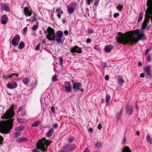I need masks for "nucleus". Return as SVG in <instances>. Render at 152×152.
Returning a JSON list of instances; mask_svg holds the SVG:
<instances>
[{
	"label": "nucleus",
	"instance_id": "bb28decb",
	"mask_svg": "<svg viewBox=\"0 0 152 152\" xmlns=\"http://www.w3.org/2000/svg\"><path fill=\"white\" fill-rule=\"evenodd\" d=\"M151 26L150 25H148L147 24H145V25H142V30H144L145 29H146L147 30H148L150 28Z\"/></svg>",
	"mask_w": 152,
	"mask_h": 152
},
{
	"label": "nucleus",
	"instance_id": "79ce46f5",
	"mask_svg": "<svg viewBox=\"0 0 152 152\" xmlns=\"http://www.w3.org/2000/svg\"><path fill=\"white\" fill-rule=\"evenodd\" d=\"M53 126V128L55 129H57L58 127V124L57 123L55 124L52 126Z\"/></svg>",
	"mask_w": 152,
	"mask_h": 152
},
{
	"label": "nucleus",
	"instance_id": "09e8293b",
	"mask_svg": "<svg viewBox=\"0 0 152 152\" xmlns=\"http://www.w3.org/2000/svg\"><path fill=\"white\" fill-rule=\"evenodd\" d=\"M14 75H15V74H13L12 75H9V76H8L7 77H6L5 78L6 79H8L9 78H12V77H14Z\"/></svg>",
	"mask_w": 152,
	"mask_h": 152
},
{
	"label": "nucleus",
	"instance_id": "de8ad7c7",
	"mask_svg": "<svg viewBox=\"0 0 152 152\" xmlns=\"http://www.w3.org/2000/svg\"><path fill=\"white\" fill-rule=\"evenodd\" d=\"M101 66L104 68L106 67H107L106 63L104 62L101 63Z\"/></svg>",
	"mask_w": 152,
	"mask_h": 152
},
{
	"label": "nucleus",
	"instance_id": "39448f33",
	"mask_svg": "<svg viewBox=\"0 0 152 152\" xmlns=\"http://www.w3.org/2000/svg\"><path fill=\"white\" fill-rule=\"evenodd\" d=\"M76 148V146L74 144H66L62 147L63 150L66 152H72Z\"/></svg>",
	"mask_w": 152,
	"mask_h": 152
},
{
	"label": "nucleus",
	"instance_id": "423d86ee",
	"mask_svg": "<svg viewBox=\"0 0 152 152\" xmlns=\"http://www.w3.org/2000/svg\"><path fill=\"white\" fill-rule=\"evenodd\" d=\"M73 88L76 91H77L79 90L81 92H83V89L81 88L82 86L81 83L75 82L73 83Z\"/></svg>",
	"mask_w": 152,
	"mask_h": 152
},
{
	"label": "nucleus",
	"instance_id": "ea45409f",
	"mask_svg": "<svg viewBox=\"0 0 152 152\" xmlns=\"http://www.w3.org/2000/svg\"><path fill=\"white\" fill-rule=\"evenodd\" d=\"M99 0H95L94 2V5L96 6H97L99 3Z\"/></svg>",
	"mask_w": 152,
	"mask_h": 152
},
{
	"label": "nucleus",
	"instance_id": "4d7b16f0",
	"mask_svg": "<svg viewBox=\"0 0 152 152\" xmlns=\"http://www.w3.org/2000/svg\"><path fill=\"white\" fill-rule=\"evenodd\" d=\"M64 34L65 35H67L68 34V31L67 30H65L64 32Z\"/></svg>",
	"mask_w": 152,
	"mask_h": 152
},
{
	"label": "nucleus",
	"instance_id": "393cba45",
	"mask_svg": "<svg viewBox=\"0 0 152 152\" xmlns=\"http://www.w3.org/2000/svg\"><path fill=\"white\" fill-rule=\"evenodd\" d=\"M56 12L57 13V14H61V15H62L63 13V12L60 7L56 9Z\"/></svg>",
	"mask_w": 152,
	"mask_h": 152
},
{
	"label": "nucleus",
	"instance_id": "c9c22d12",
	"mask_svg": "<svg viewBox=\"0 0 152 152\" xmlns=\"http://www.w3.org/2000/svg\"><path fill=\"white\" fill-rule=\"evenodd\" d=\"M117 8L119 11H121L123 8V6L122 5H118L117 6Z\"/></svg>",
	"mask_w": 152,
	"mask_h": 152
},
{
	"label": "nucleus",
	"instance_id": "8fccbe9b",
	"mask_svg": "<svg viewBox=\"0 0 152 152\" xmlns=\"http://www.w3.org/2000/svg\"><path fill=\"white\" fill-rule=\"evenodd\" d=\"M109 76L108 75H106L104 77L105 79L107 80L108 81L109 80Z\"/></svg>",
	"mask_w": 152,
	"mask_h": 152
},
{
	"label": "nucleus",
	"instance_id": "0e129e2a",
	"mask_svg": "<svg viewBox=\"0 0 152 152\" xmlns=\"http://www.w3.org/2000/svg\"><path fill=\"white\" fill-rule=\"evenodd\" d=\"M88 131L89 132H90L91 133H92L93 132V129L92 128H90L88 129Z\"/></svg>",
	"mask_w": 152,
	"mask_h": 152
},
{
	"label": "nucleus",
	"instance_id": "72a5a7b5",
	"mask_svg": "<svg viewBox=\"0 0 152 152\" xmlns=\"http://www.w3.org/2000/svg\"><path fill=\"white\" fill-rule=\"evenodd\" d=\"M110 99V96L107 94L106 95V103H107V102H109V101Z\"/></svg>",
	"mask_w": 152,
	"mask_h": 152
},
{
	"label": "nucleus",
	"instance_id": "2eb2a0df",
	"mask_svg": "<svg viewBox=\"0 0 152 152\" xmlns=\"http://www.w3.org/2000/svg\"><path fill=\"white\" fill-rule=\"evenodd\" d=\"M113 48V46L112 45H107L105 46L104 50L107 53H109Z\"/></svg>",
	"mask_w": 152,
	"mask_h": 152
},
{
	"label": "nucleus",
	"instance_id": "680f3d73",
	"mask_svg": "<svg viewBox=\"0 0 152 152\" xmlns=\"http://www.w3.org/2000/svg\"><path fill=\"white\" fill-rule=\"evenodd\" d=\"M118 35L119 36L122 37V36L123 33L121 32H118Z\"/></svg>",
	"mask_w": 152,
	"mask_h": 152
},
{
	"label": "nucleus",
	"instance_id": "4468645a",
	"mask_svg": "<svg viewBox=\"0 0 152 152\" xmlns=\"http://www.w3.org/2000/svg\"><path fill=\"white\" fill-rule=\"evenodd\" d=\"M126 113L129 115L132 114L133 111V108L132 106L130 105L128 106L126 108Z\"/></svg>",
	"mask_w": 152,
	"mask_h": 152
},
{
	"label": "nucleus",
	"instance_id": "473e14b6",
	"mask_svg": "<svg viewBox=\"0 0 152 152\" xmlns=\"http://www.w3.org/2000/svg\"><path fill=\"white\" fill-rule=\"evenodd\" d=\"M21 134L20 132L18 131L15 133L14 137L15 138H17L19 136H20Z\"/></svg>",
	"mask_w": 152,
	"mask_h": 152
},
{
	"label": "nucleus",
	"instance_id": "5fc2aeb1",
	"mask_svg": "<svg viewBox=\"0 0 152 152\" xmlns=\"http://www.w3.org/2000/svg\"><path fill=\"white\" fill-rule=\"evenodd\" d=\"M37 83H38V81H37V80L35 81V83H34V88L36 87L37 86Z\"/></svg>",
	"mask_w": 152,
	"mask_h": 152
},
{
	"label": "nucleus",
	"instance_id": "e2e57ef3",
	"mask_svg": "<svg viewBox=\"0 0 152 152\" xmlns=\"http://www.w3.org/2000/svg\"><path fill=\"white\" fill-rule=\"evenodd\" d=\"M33 152H40V151L36 148H35L33 150Z\"/></svg>",
	"mask_w": 152,
	"mask_h": 152
},
{
	"label": "nucleus",
	"instance_id": "20e7f679",
	"mask_svg": "<svg viewBox=\"0 0 152 152\" xmlns=\"http://www.w3.org/2000/svg\"><path fill=\"white\" fill-rule=\"evenodd\" d=\"M50 141L43 138L39 140L38 142L39 148L42 152H47L48 147L49 146Z\"/></svg>",
	"mask_w": 152,
	"mask_h": 152
},
{
	"label": "nucleus",
	"instance_id": "774afa93",
	"mask_svg": "<svg viewBox=\"0 0 152 152\" xmlns=\"http://www.w3.org/2000/svg\"><path fill=\"white\" fill-rule=\"evenodd\" d=\"M145 75L143 73H142L140 74V77H144Z\"/></svg>",
	"mask_w": 152,
	"mask_h": 152
},
{
	"label": "nucleus",
	"instance_id": "c756f323",
	"mask_svg": "<svg viewBox=\"0 0 152 152\" xmlns=\"http://www.w3.org/2000/svg\"><path fill=\"white\" fill-rule=\"evenodd\" d=\"M52 80V81L53 82H55L58 80L57 76L56 74H55L53 76Z\"/></svg>",
	"mask_w": 152,
	"mask_h": 152
},
{
	"label": "nucleus",
	"instance_id": "f704fd0d",
	"mask_svg": "<svg viewBox=\"0 0 152 152\" xmlns=\"http://www.w3.org/2000/svg\"><path fill=\"white\" fill-rule=\"evenodd\" d=\"M102 144L100 142H97L95 144V147L97 148H98L99 146H101Z\"/></svg>",
	"mask_w": 152,
	"mask_h": 152
},
{
	"label": "nucleus",
	"instance_id": "0eeeda50",
	"mask_svg": "<svg viewBox=\"0 0 152 152\" xmlns=\"http://www.w3.org/2000/svg\"><path fill=\"white\" fill-rule=\"evenodd\" d=\"M20 40V37L18 34L15 35L12 40V44L14 46L18 45Z\"/></svg>",
	"mask_w": 152,
	"mask_h": 152
},
{
	"label": "nucleus",
	"instance_id": "b1692460",
	"mask_svg": "<svg viewBox=\"0 0 152 152\" xmlns=\"http://www.w3.org/2000/svg\"><path fill=\"white\" fill-rule=\"evenodd\" d=\"M146 140L148 142L151 144H152V139L150 138V135L149 134H147L146 136Z\"/></svg>",
	"mask_w": 152,
	"mask_h": 152
},
{
	"label": "nucleus",
	"instance_id": "f257e3e1",
	"mask_svg": "<svg viewBox=\"0 0 152 152\" xmlns=\"http://www.w3.org/2000/svg\"><path fill=\"white\" fill-rule=\"evenodd\" d=\"M15 115L14 111L13 109L7 110L3 116L2 118L9 119L6 121H0V132L3 134H7L10 132L13 125L14 118H12Z\"/></svg>",
	"mask_w": 152,
	"mask_h": 152
},
{
	"label": "nucleus",
	"instance_id": "f03ea898",
	"mask_svg": "<svg viewBox=\"0 0 152 152\" xmlns=\"http://www.w3.org/2000/svg\"><path fill=\"white\" fill-rule=\"evenodd\" d=\"M138 39L134 37L133 35L130 34L126 37H118L117 39L119 42L123 44L130 45H133L136 43L139 40H143L147 39V37L145 36L142 31L140 32V34L138 36Z\"/></svg>",
	"mask_w": 152,
	"mask_h": 152
},
{
	"label": "nucleus",
	"instance_id": "f3484780",
	"mask_svg": "<svg viewBox=\"0 0 152 152\" xmlns=\"http://www.w3.org/2000/svg\"><path fill=\"white\" fill-rule=\"evenodd\" d=\"M24 14L26 16H30L32 13L27 7L24 8Z\"/></svg>",
	"mask_w": 152,
	"mask_h": 152
},
{
	"label": "nucleus",
	"instance_id": "bf43d9fd",
	"mask_svg": "<svg viewBox=\"0 0 152 152\" xmlns=\"http://www.w3.org/2000/svg\"><path fill=\"white\" fill-rule=\"evenodd\" d=\"M138 65L139 67H141L142 66V63L141 62H139L138 63Z\"/></svg>",
	"mask_w": 152,
	"mask_h": 152
},
{
	"label": "nucleus",
	"instance_id": "c85d7f7f",
	"mask_svg": "<svg viewBox=\"0 0 152 152\" xmlns=\"http://www.w3.org/2000/svg\"><path fill=\"white\" fill-rule=\"evenodd\" d=\"M143 13L142 12H140L139 14L138 22L139 23L143 18Z\"/></svg>",
	"mask_w": 152,
	"mask_h": 152
},
{
	"label": "nucleus",
	"instance_id": "49530a36",
	"mask_svg": "<svg viewBox=\"0 0 152 152\" xmlns=\"http://www.w3.org/2000/svg\"><path fill=\"white\" fill-rule=\"evenodd\" d=\"M119 15V13L118 12H116L113 15V17L115 18H116L118 17Z\"/></svg>",
	"mask_w": 152,
	"mask_h": 152
},
{
	"label": "nucleus",
	"instance_id": "1a4fd4ad",
	"mask_svg": "<svg viewBox=\"0 0 152 152\" xmlns=\"http://www.w3.org/2000/svg\"><path fill=\"white\" fill-rule=\"evenodd\" d=\"M62 87L64 88L65 91L67 92H69L71 91V84L68 81L65 82L64 85H62Z\"/></svg>",
	"mask_w": 152,
	"mask_h": 152
},
{
	"label": "nucleus",
	"instance_id": "412c9836",
	"mask_svg": "<svg viewBox=\"0 0 152 152\" xmlns=\"http://www.w3.org/2000/svg\"><path fill=\"white\" fill-rule=\"evenodd\" d=\"M123 152H131V151L129 148L127 146L124 147L122 149Z\"/></svg>",
	"mask_w": 152,
	"mask_h": 152
},
{
	"label": "nucleus",
	"instance_id": "2f4dec72",
	"mask_svg": "<svg viewBox=\"0 0 152 152\" xmlns=\"http://www.w3.org/2000/svg\"><path fill=\"white\" fill-rule=\"evenodd\" d=\"M147 5L152 7V0H148L147 1Z\"/></svg>",
	"mask_w": 152,
	"mask_h": 152
},
{
	"label": "nucleus",
	"instance_id": "37998d69",
	"mask_svg": "<svg viewBox=\"0 0 152 152\" xmlns=\"http://www.w3.org/2000/svg\"><path fill=\"white\" fill-rule=\"evenodd\" d=\"M139 33V31L138 29H137L134 31V35L137 36Z\"/></svg>",
	"mask_w": 152,
	"mask_h": 152
},
{
	"label": "nucleus",
	"instance_id": "f8f14e48",
	"mask_svg": "<svg viewBox=\"0 0 152 152\" xmlns=\"http://www.w3.org/2000/svg\"><path fill=\"white\" fill-rule=\"evenodd\" d=\"M151 13L150 12H148L145 14V19H144L142 25L148 24L149 22L150 18H151Z\"/></svg>",
	"mask_w": 152,
	"mask_h": 152
},
{
	"label": "nucleus",
	"instance_id": "13d9d810",
	"mask_svg": "<svg viewBox=\"0 0 152 152\" xmlns=\"http://www.w3.org/2000/svg\"><path fill=\"white\" fill-rule=\"evenodd\" d=\"M32 20L33 21H37V18L35 16H33L32 18Z\"/></svg>",
	"mask_w": 152,
	"mask_h": 152
},
{
	"label": "nucleus",
	"instance_id": "69168bd1",
	"mask_svg": "<svg viewBox=\"0 0 152 152\" xmlns=\"http://www.w3.org/2000/svg\"><path fill=\"white\" fill-rule=\"evenodd\" d=\"M23 110V108L21 107H20L18 109V113L20 111Z\"/></svg>",
	"mask_w": 152,
	"mask_h": 152
},
{
	"label": "nucleus",
	"instance_id": "a19ab883",
	"mask_svg": "<svg viewBox=\"0 0 152 152\" xmlns=\"http://www.w3.org/2000/svg\"><path fill=\"white\" fill-rule=\"evenodd\" d=\"M147 60L148 62H149L151 60V56L150 55H149L147 57Z\"/></svg>",
	"mask_w": 152,
	"mask_h": 152
},
{
	"label": "nucleus",
	"instance_id": "dca6fc26",
	"mask_svg": "<svg viewBox=\"0 0 152 152\" xmlns=\"http://www.w3.org/2000/svg\"><path fill=\"white\" fill-rule=\"evenodd\" d=\"M144 72L146 73L148 77L150 76V68L149 66H147L144 69Z\"/></svg>",
	"mask_w": 152,
	"mask_h": 152
},
{
	"label": "nucleus",
	"instance_id": "9b49d317",
	"mask_svg": "<svg viewBox=\"0 0 152 152\" xmlns=\"http://www.w3.org/2000/svg\"><path fill=\"white\" fill-rule=\"evenodd\" d=\"M18 84L16 82L13 81L12 83H8L6 85V87L10 89H14L17 88Z\"/></svg>",
	"mask_w": 152,
	"mask_h": 152
},
{
	"label": "nucleus",
	"instance_id": "a18cd8bd",
	"mask_svg": "<svg viewBox=\"0 0 152 152\" xmlns=\"http://www.w3.org/2000/svg\"><path fill=\"white\" fill-rule=\"evenodd\" d=\"M40 44H38L35 47V49L36 50H39L40 49Z\"/></svg>",
	"mask_w": 152,
	"mask_h": 152
},
{
	"label": "nucleus",
	"instance_id": "052dcab7",
	"mask_svg": "<svg viewBox=\"0 0 152 152\" xmlns=\"http://www.w3.org/2000/svg\"><path fill=\"white\" fill-rule=\"evenodd\" d=\"M73 141V138H69V142H72Z\"/></svg>",
	"mask_w": 152,
	"mask_h": 152
},
{
	"label": "nucleus",
	"instance_id": "7c9ffc66",
	"mask_svg": "<svg viewBox=\"0 0 152 152\" xmlns=\"http://www.w3.org/2000/svg\"><path fill=\"white\" fill-rule=\"evenodd\" d=\"M74 11L73 8L72 7H70L68 10V12L69 14L72 13Z\"/></svg>",
	"mask_w": 152,
	"mask_h": 152
},
{
	"label": "nucleus",
	"instance_id": "864d4df0",
	"mask_svg": "<svg viewBox=\"0 0 152 152\" xmlns=\"http://www.w3.org/2000/svg\"><path fill=\"white\" fill-rule=\"evenodd\" d=\"M150 49H146L145 51V56H146L147 55L148 52L150 50Z\"/></svg>",
	"mask_w": 152,
	"mask_h": 152
},
{
	"label": "nucleus",
	"instance_id": "a878e982",
	"mask_svg": "<svg viewBox=\"0 0 152 152\" xmlns=\"http://www.w3.org/2000/svg\"><path fill=\"white\" fill-rule=\"evenodd\" d=\"M18 47L20 49L22 50L25 47L24 43L23 42H20L19 43Z\"/></svg>",
	"mask_w": 152,
	"mask_h": 152
},
{
	"label": "nucleus",
	"instance_id": "9d476101",
	"mask_svg": "<svg viewBox=\"0 0 152 152\" xmlns=\"http://www.w3.org/2000/svg\"><path fill=\"white\" fill-rule=\"evenodd\" d=\"M2 12V10L5 11L7 12H9L10 11V9L8 4L5 3H2L0 4Z\"/></svg>",
	"mask_w": 152,
	"mask_h": 152
},
{
	"label": "nucleus",
	"instance_id": "338daca9",
	"mask_svg": "<svg viewBox=\"0 0 152 152\" xmlns=\"http://www.w3.org/2000/svg\"><path fill=\"white\" fill-rule=\"evenodd\" d=\"M42 44H44L45 45H46V41L44 40H42Z\"/></svg>",
	"mask_w": 152,
	"mask_h": 152
},
{
	"label": "nucleus",
	"instance_id": "e433bc0d",
	"mask_svg": "<svg viewBox=\"0 0 152 152\" xmlns=\"http://www.w3.org/2000/svg\"><path fill=\"white\" fill-rule=\"evenodd\" d=\"M69 6L71 7H72L73 8H75L76 4L75 3L73 2L71 3L69 5Z\"/></svg>",
	"mask_w": 152,
	"mask_h": 152
},
{
	"label": "nucleus",
	"instance_id": "6e6552de",
	"mask_svg": "<svg viewBox=\"0 0 152 152\" xmlns=\"http://www.w3.org/2000/svg\"><path fill=\"white\" fill-rule=\"evenodd\" d=\"M70 52L72 53H83V51L81 48L77 46H74L70 48Z\"/></svg>",
	"mask_w": 152,
	"mask_h": 152
},
{
	"label": "nucleus",
	"instance_id": "aec40b11",
	"mask_svg": "<svg viewBox=\"0 0 152 152\" xmlns=\"http://www.w3.org/2000/svg\"><path fill=\"white\" fill-rule=\"evenodd\" d=\"M41 122L39 120L35 121L31 124V126L33 127H37L39 125V124Z\"/></svg>",
	"mask_w": 152,
	"mask_h": 152
},
{
	"label": "nucleus",
	"instance_id": "603ef678",
	"mask_svg": "<svg viewBox=\"0 0 152 152\" xmlns=\"http://www.w3.org/2000/svg\"><path fill=\"white\" fill-rule=\"evenodd\" d=\"M123 144H124L126 141V137L125 136L124 137V138H123Z\"/></svg>",
	"mask_w": 152,
	"mask_h": 152
},
{
	"label": "nucleus",
	"instance_id": "4be33fe9",
	"mask_svg": "<svg viewBox=\"0 0 152 152\" xmlns=\"http://www.w3.org/2000/svg\"><path fill=\"white\" fill-rule=\"evenodd\" d=\"M30 79L27 77L24 78L23 80V82L26 85H28Z\"/></svg>",
	"mask_w": 152,
	"mask_h": 152
},
{
	"label": "nucleus",
	"instance_id": "cd10ccee",
	"mask_svg": "<svg viewBox=\"0 0 152 152\" xmlns=\"http://www.w3.org/2000/svg\"><path fill=\"white\" fill-rule=\"evenodd\" d=\"M25 127L23 126H22L16 127L15 128V130L17 131H21L24 130Z\"/></svg>",
	"mask_w": 152,
	"mask_h": 152
},
{
	"label": "nucleus",
	"instance_id": "a211bd4d",
	"mask_svg": "<svg viewBox=\"0 0 152 152\" xmlns=\"http://www.w3.org/2000/svg\"><path fill=\"white\" fill-rule=\"evenodd\" d=\"M53 132V128H51L48 132L47 134V136L48 137H51Z\"/></svg>",
	"mask_w": 152,
	"mask_h": 152
},
{
	"label": "nucleus",
	"instance_id": "6ab92c4d",
	"mask_svg": "<svg viewBox=\"0 0 152 152\" xmlns=\"http://www.w3.org/2000/svg\"><path fill=\"white\" fill-rule=\"evenodd\" d=\"M28 140V139L27 138L23 137L18 138L17 140V141L18 142H26Z\"/></svg>",
	"mask_w": 152,
	"mask_h": 152
},
{
	"label": "nucleus",
	"instance_id": "7ed1b4c3",
	"mask_svg": "<svg viewBox=\"0 0 152 152\" xmlns=\"http://www.w3.org/2000/svg\"><path fill=\"white\" fill-rule=\"evenodd\" d=\"M48 35L46 36L48 39L50 41H56L58 44H63L64 40H62V37L63 35L62 31H58L56 33V36H55V32L54 29L50 27H49L47 30Z\"/></svg>",
	"mask_w": 152,
	"mask_h": 152
},
{
	"label": "nucleus",
	"instance_id": "5701e85b",
	"mask_svg": "<svg viewBox=\"0 0 152 152\" xmlns=\"http://www.w3.org/2000/svg\"><path fill=\"white\" fill-rule=\"evenodd\" d=\"M118 81L120 85H122L124 83L123 78L120 76H119L118 78Z\"/></svg>",
	"mask_w": 152,
	"mask_h": 152
},
{
	"label": "nucleus",
	"instance_id": "58836bf2",
	"mask_svg": "<svg viewBox=\"0 0 152 152\" xmlns=\"http://www.w3.org/2000/svg\"><path fill=\"white\" fill-rule=\"evenodd\" d=\"M38 27V26L37 25H34L32 27V29L33 30V31L35 30Z\"/></svg>",
	"mask_w": 152,
	"mask_h": 152
},
{
	"label": "nucleus",
	"instance_id": "c03bdc74",
	"mask_svg": "<svg viewBox=\"0 0 152 152\" xmlns=\"http://www.w3.org/2000/svg\"><path fill=\"white\" fill-rule=\"evenodd\" d=\"M23 31L24 33V34H26L27 31V28L26 27L24 28L23 29Z\"/></svg>",
	"mask_w": 152,
	"mask_h": 152
},
{
	"label": "nucleus",
	"instance_id": "4c0bfd02",
	"mask_svg": "<svg viewBox=\"0 0 152 152\" xmlns=\"http://www.w3.org/2000/svg\"><path fill=\"white\" fill-rule=\"evenodd\" d=\"M60 65L61 66H62L63 60V58L61 57H59Z\"/></svg>",
	"mask_w": 152,
	"mask_h": 152
},
{
	"label": "nucleus",
	"instance_id": "ddd939ff",
	"mask_svg": "<svg viewBox=\"0 0 152 152\" xmlns=\"http://www.w3.org/2000/svg\"><path fill=\"white\" fill-rule=\"evenodd\" d=\"M8 19V18L6 15H3L2 16L1 19V23L4 24H6L7 23Z\"/></svg>",
	"mask_w": 152,
	"mask_h": 152
},
{
	"label": "nucleus",
	"instance_id": "3c124183",
	"mask_svg": "<svg viewBox=\"0 0 152 152\" xmlns=\"http://www.w3.org/2000/svg\"><path fill=\"white\" fill-rule=\"evenodd\" d=\"M91 42V39L90 38H88L86 39V42L87 43H89Z\"/></svg>",
	"mask_w": 152,
	"mask_h": 152
},
{
	"label": "nucleus",
	"instance_id": "6e6d98bb",
	"mask_svg": "<svg viewBox=\"0 0 152 152\" xmlns=\"http://www.w3.org/2000/svg\"><path fill=\"white\" fill-rule=\"evenodd\" d=\"M51 110L52 112L53 113H54L55 112V110L54 107H51Z\"/></svg>",
	"mask_w": 152,
	"mask_h": 152
}]
</instances>
